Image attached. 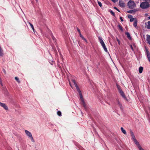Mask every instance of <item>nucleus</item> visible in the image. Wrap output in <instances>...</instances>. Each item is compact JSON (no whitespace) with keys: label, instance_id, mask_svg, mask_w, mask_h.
Here are the masks:
<instances>
[{"label":"nucleus","instance_id":"6","mask_svg":"<svg viewBox=\"0 0 150 150\" xmlns=\"http://www.w3.org/2000/svg\"><path fill=\"white\" fill-rule=\"evenodd\" d=\"M98 39L99 40V41L100 43L102 46H103L105 45V43L102 40V38L101 37H98Z\"/></svg>","mask_w":150,"mask_h":150},{"label":"nucleus","instance_id":"38","mask_svg":"<svg viewBox=\"0 0 150 150\" xmlns=\"http://www.w3.org/2000/svg\"><path fill=\"white\" fill-rule=\"evenodd\" d=\"M77 30L79 32V33L80 34V33H81L80 30L78 28H77Z\"/></svg>","mask_w":150,"mask_h":150},{"label":"nucleus","instance_id":"32","mask_svg":"<svg viewBox=\"0 0 150 150\" xmlns=\"http://www.w3.org/2000/svg\"><path fill=\"white\" fill-rule=\"evenodd\" d=\"M130 47L131 48V49L133 51L134 49H133L132 46V45H130Z\"/></svg>","mask_w":150,"mask_h":150},{"label":"nucleus","instance_id":"36","mask_svg":"<svg viewBox=\"0 0 150 150\" xmlns=\"http://www.w3.org/2000/svg\"><path fill=\"white\" fill-rule=\"evenodd\" d=\"M114 8L117 11L120 12V10L116 7H114Z\"/></svg>","mask_w":150,"mask_h":150},{"label":"nucleus","instance_id":"12","mask_svg":"<svg viewBox=\"0 0 150 150\" xmlns=\"http://www.w3.org/2000/svg\"><path fill=\"white\" fill-rule=\"evenodd\" d=\"M119 92V93H120L121 95L122 96V97L123 98H126L125 96V94L123 92V91H122V90H121V91H120Z\"/></svg>","mask_w":150,"mask_h":150},{"label":"nucleus","instance_id":"30","mask_svg":"<svg viewBox=\"0 0 150 150\" xmlns=\"http://www.w3.org/2000/svg\"><path fill=\"white\" fill-rule=\"evenodd\" d=\"M128 17L129 18L131 19L132 18V16L131 15H129L128 16Z\"/></svg>","mask_w":150,"mask_h":150},{"label":"nucleus","instance_id":"5","mask_svg":"<svg viewBox=\"0 0 150 150\" xmlns=\"http://www.w3.org/2000/svg\"><path fill=\"white\" fill-rule=\"evenodd\" d=\"M119 6L122 7H125V4L124 3L123 1L122 0H120L119 3Z\"/></svg>","mask_w":150,"mask_h":150},{"label":"nucleus","instance_id":"1","mask_svg":"<svg viewBox=\"0 0 150 150\" xmlns=\"http://www.w3.org/2000/svg\"><path fill=\"white\" fill-rule=\"evenodd\" d=\"M72 81L73 83L74 84L77 91H78L79 95L80 96V97L81 99V101L84 100L83 98V96L82 95V94L81 93V91H80L78 85L76 83L75 81L74 80H72Z\"/></svg>","mask_w":150,"mask_h":150},{"label":"nucleus","instance_id":"10","mask_svg":"<svg viewBox=\"0 0 150 150\" xmlns=\"http://www.w3.org/2000/svg\"><path fill=\"white\" fill-rule=\"evenodd\" d=\"M133 141L137 145V146L138 148H139V149L140 148H141L142 147L140 145L139 143L138 142L137 140V139L134 141Z\"/></svg>","mask_w":150,"mask_h":150},{"label":"nucleus","instance_id":"2","mask_svg":"<svg viewBox=\"0 0 150 150\" xmlns=\"http://www.w3.org/2000/svg\"><path fill=\"white\" fill-rule=\"evenodd\" d=\"M149 3L148 2H144L141 3L140 7L142 9H146L149 6Z\"/></svg>","mask_w":150,"mask_h":150},{"label":"nucleus","instance_id":"7","mask_svg":"<svg viewBox=\"0 0 150 150\" xmlns=\"http://www.w3.org/2000/svg\"><path fill=\"white\" fill-rule=\"evenodd\" d=\"M0 105L1 106L3 107L5 110H8V108L7 106L5 103H1Z\"/></svg>","mask_w":150,"mask_h":150},{"label":"nucleus","instance_id":"44","mask_svg":"<svg viewBox=\"0 0 150 150\" xmlns=\"http://www.w3.org/2000/svg\"><path fill=\"white\" fill-rule=\"evenodd\" d=\"M69 84H70V86H71V87H72V86H71V83L69 81Z\"/></svg>","mask_w":150,"mask_h":150},{"label":"nucleus","instance_id":"20","mask_svg":"<svg viewBox=\"0 0 150 150\" xmlns=\"http://www.w3.org/2000/svg\"><path fill=\"white\" fill-rule=\"evenodd\" d=\"M28 24H30V26L31 28H32V29H33V31L34 32V27H33V25L32 24H31L29 22H28Z\"/></svg>","mask_w":150,"mask_h":150},{"label":"nucleus","instance_id":"4","mask_svg":"<svg viewBox=\"0 0 150 150\" xmlns=\"http://www.w3.org/2000/svg\"><path fill=\"white\" fill-rule=\"evenodd\" d=\"M25 132L26 135L31 139L32 141L33 142L34 139L31 133L27 130H25Z\"/></svg>","mask_w":150,"mask_h":150},{"label":"nucleus","instance_id":"31","mask_svg":"<svg viewBox=\"0 0 150 150\" xmlns=\"http://www.w3.org/2000/svg\"><path fill=\"white\" fill-rule=\"evenodd\" d=\"M0 84L2 86H3V83H2V82L1 81V78H0Z\"/></svg>","mask_w":150,"mask_h":150},{"label":"nucleus","instance_id":"8","mask_svg":"<svg viewBox=\"0 0 150 150\" xmlns=\"http://www.w3.org/2000/svg\"><path fill=\"white\" fill-rule=\"evenodd\" d=\"M138 11V10L136 9H135L132 10H129L127 12L128 13H134V14L136 11Z\"/></svg>","mask_w":150,"mask_h":150},{"label":"nucleus","instance_id":"35","mask_svg":"<svg viewBox=\"0 0 150 150\" xmlns=\"http://www.w3.org/2000/svg\"><path fill=\"white\" fill-rule=\"evenodd\" d=\"M117 42H118V44L120 45V41L119 40L118 38H117Z\"/></svg>","mask_w":150,"mask_h":150},{"label":"nucleus","instance_id":"43","mask_svg":"<svg viewBox=\"0 0 150 150\" xmlns=\"http://www.w3.org/2000/svg\"><path fill=\"white\" fill-rule=\"evenodd\" d=\"M52 39L54 40V39H55V38L54 37V36H52Z\"/></svg>","mask_w":150,"mask_h":150},{"label":"nucleus","instance_id":"45","mask_svg":"<svg viewBox=\"0 0 150 150\" xmlns=\"http://www.w3.org/2000/svg\"><path fill=\"white\" fill-rule=\"evenodd\" d=\"M83 40H85V39L84 38V37H83V38H82Z\"/></svg>","mask_w":150,"mask_h":150},{"label":"nucleus","instance_id":"48","mask_svg":"<svg viewBox=\"0 0 150 150\" xmlns=\"http://www.w3.org/2000/svg\"><path fill=\"white\" fill-rule=\"evenodd\" d=\"M36 1L37 2L38 1V0H36Z\"/></svg>","mask_w":150,"mask_h":150},{"label":"nucleus","instance_id":"24","mask_svg":"<svg viewBox=\"0 0 150 150\" xmlns=\"http://www.w3.org/2000/svg\"><path fill=\"white\" fill-rule=\"evenodd\" d=\"M15 79L17 81L18 83H20V81L19 80L18 78L17 77H15Z\"/></svg>","mask_w":150,"mask_h":150},{"label":"nucleus","instance_id":"18","mask_svg":"<svg viewBox=\"0 0 150 150\" xmlns=\"http://www.w3.org/2000/svg\"><path fill=\"white\" fill-rule=\"evenodd\" d=\"M81 101L82 102V105L84 107V108H86V104L85 103L84 101V100H82Z\"/></svg>","mask_w":150,"mask_h":150},{"label":"nucleus","instance_id":"40","mask_svg":"<svg viewBox=\"0 0 150 150\" xmlns=\"http://www.w3.org/2000/svg\"><path fill=\"white\" fill-rule=\"evenodd\" d=\"M113 2L115 3L118 0H111Z\"/></svg>","mask_w":150,"mask_h":150},{"label":"nucleus","instance_id":"46","mask_svg":"<svg viewBox=\"0 0 150 150\" xmlns=\"http://www.w3.org/2000/svg\"><path fill=\"white\" fill-rule=\"evenodd\" d=\"M84 41L86 42L87 43V41L86 39H85V40H84Z\"/></svg>","mask_w":150,"mask_h":150},{"label":"nucleus","instance_id":"41","mask_svg":"<svg viewBox=\"0 0 150 150\" xmlns=\"http://www.w3.org/2000/svg\"><path fill=\"white\" fill-rule=\"evenodd\" d=\"M3 71L4 74H6V70L5 69H3Z\"/></svg>","mask_w":150,"mask_h":150},{"label":"nucleus","instance_id":"28","mask_svg":"<svg viewBox=\"0 0 150 150\" xmlns=\"http://www.w3.org/2000/svg\"><path fill=\"white\" fill-rule=\"evenodd\" d=\"M118 27H119V28L121 31H123V29H122V26L121 25H119Z\"/></svg>","mask_w":150,"mask_h":150},{"label":"nucleus","instance_id":"42","mask_svg":"<svg viewBox=\"0 0 150 150\" xmlns=\"http://www.w3.org/2000/svg\"><path fill=\"white\" fill-rule=\"evenodd\" d=\"M139 149L140 150H144V149H143V148H142V147L141 148H140Z\"/></svg>","mask_w":150,"mask_h":150},{"label":"nucleus","instance_id":"34","mask_svg":"<svg viewBox=\"0 0 150 150\" xmlns=\"http://www.w3.org/2000/svg\"><path fill=\"white\" fill-rule=\"evenodd\" d=\"M134 18H131V19H130V21L131 22H132V21H134Z\"/></svg>","mask_w":150,"mask_h":150},{"label":"nucleus","instance_id":"3","mask_svg":"<svg viewBox=\"0 0 150 150\" xmlns=\"http://www.w3.org/2000/svg\"><path fill=\"white\" fill-rule=\"evenodd\" d=\"M127 6L129 8L133 9L136 6V4L133 1L130 0L127 3Z\"/></svg>","mask_w":150,"mask_h":150},{"label":"nucleus","instance_id":"19","mask_svg":"<svg viewBox=\"0 0 150 150\" xmlns=\"http://www.w3.org/2000/svg\"><path fill=\"white\" fill-rule=\"evenodd\" d=\"M143 67H140L139 68V72L140 73H141L143 71Z\"/></svg>","mask_w":150,"mask_h":150},{"label":"nucleus","instance_id":"14","mask_svg":"<svg viewBox=\"0 0 150 150\" xmlns=\"http://www.w3.org/2000/svg\"><path fill=\"white\" fill-rule=\"evenodd\" d=\"M117 101L118 106L120 107V109L122 110V104L120 103L118 99L117 100Z\"/></svg>","mask_w":150,"mask_h":150},{"label":"nucleus","instance_id":"16","mask_svg":"<svg viewBox=\"0 0 150 150\" xmlns=\"http://www.w3.org/2000/svg\"><path fill=\"white\" fill-rule=\"evenodd\" d=\"M125 34L127 35V38L129 40L131 39V37L130 34L128 32H126Z\"/></svg>","mask_w":150,"mask_h":150},{"label":"nucleus","instance_id":"21","mask_svg":"<svg viewBox=\"0 0 150 150\" xmlns=\"http://www.w3.org/2000/svg\"><path fill=\"white\" fill-rule=\"evenodd\" d=\"M104 50H105V51L106 52H108V50H107V49L106 47V46L105 45H104L102 46Z\"/></svg>","mask_w":150,"mask_h":150},{"label":"nucleus","instance_id":"15","mask_svg":"<svg viewBox=\"0 0 150 150\" xmlns=\"http://www.w3.org/2000/svg\"><path fill=\"white\" fill-rule=\"evenodd\" d=\"M146 40L147 41V43L150 44V35H146Z\"/></svg>","mask_w":150,"mask_h":150},{"label":"nucleus","instance_id":"22","mask_svg":"<svg viewBox=\"0 0 150 150\" xmlns=\"http://www.w3.org/2000/svg\"><path fill=\"white\" fill-rule=\"evenodd\" d=\"M121 130L122 132L124 134H126V131L124 130L123 128L122 127L121 128Z\"/></svg>","mask_w":150,"mask_h":150},{"label":"nucleus","instance_id":"26","mask_svg":"<svg viewBox=\"0 0 150 150\" xmlns=\"http://www.w3.org/2000/svg\"><path fill=\"white\" fill-rule=\"evenodd\" d=\"M110 13L111 14L114 16H115V14L114 12H113L111 10H110Z\"/></svg>","mask_w":150,"mask_h":150},{"label":"nucleus","instance_id":"25","mask_svg":"<svg viewBox=\"0 0 150 150\" xmlns=\"http://www.w3.org/2000/svg\"><path fill=\"white\" fill-rule=\"evenodd\" d=\"M57 115L59 116H62L61 112L59 111H58L57 112Z\"/></svg>","mask_w":150,"mask_h":150},{"label":"nucleus","instance_id":"33","mask_svg":"<svg viewBox=\"0 0 150 150\" xmlns=\"http://www.w3.org/2000/svg\"><path fill=\"white\" fill-rule=\"evenodd\" d=\"M146 2H148V3H149L150 2V0H144Z\"/></svg>","mask_w":150,"mask_h":150},{"label":"nucleus","instance_id":"13","mask_svg":"<svg viewBox=\"0 0 150 150\" xmlns=\"http://www.w3.org/2000/svg\"><path fill=\"white\" fill-rule=\"evenodd\" d=\"M4 55V54L3 50L0 46V57H3Z\"/></svg>","mask_w":150,"mask_h":150},{"label":"nucleus","instance_id":"11","mask_svg":"<svg viewBox=\"0 0 150 150\" xmlns=\"http://www.w3.org/2000/svg\"><path fill=\"white\" fill-rule=\"evenodd\" d=\"M145 26L148 29H150V21L145 23Z\"/></svg>","mask_w":150,"mask_h":150},{"label":"nucleus","instance_id":"17","mask_svg":"<svg viewBox=\"0 0 150 150\" xmlns=\"http://www.w3.org/2000/svg\"><path fill=\"white\" fill-rule=\"evenodd\" d=\"M147 55L148 58V60L150 62V54L149 51H146Z\"/></svg>","mask_w":150,"mask_h":150},{"label":"nucleus","instance_id":"29","mask_svg":"<svg viewBox=\"0 0 150 150\" xmlns=\"http://www.w3.org/2000/svg\"><path fill=\"white\" fill-rule=\"evenodd\" d=\"M98 3L100 6L101 7L102 6V4L101 2L98 1Z\"/></svg>","mask_w":150,"mask_h":150},{"label":"nucleus","instance_id":"47","mask_svg":"<svg viewBox=\"0 0 150 150\" xmlns=\"http://www.w3.org/2000/svg\"><path fill=\"white\" fill-rule=\"evenodd\" d=\"M149 18L150 19V16L149 17Z\"/></svg>","mask_w":150,"mask_h":150},{"label":"nucleus","instance_id":"37","mask_svg":"<svg viewBox=\"0 0 150 150\" xmlns=\"http://www.w3.org/2000/svg\"><path fill=\"white\" fill-rule=\"evenodd\" d=\"M120 20H121V21L122 22V21H123V20L122 19V17H121V16L120 17Z\"/></svg>","mask_w":150,"mask_h":150},{"label":"nucleus","instance_id":"9","mask_svg":"<svg viewBox=\"0 0 150 150\" xmlns=\"http://www.w3.org/2000/svg\"><path fill=\"white\" fill-rule=\"evenodd\" d=\"M130 134L131 135L132 137V140L133 141L136 140V139L135 138V136L133 133V132H132V130L130 131Z\"/></svg>","mask_w":150,"mask_h":150},{"label":"nucleus","instance_id":"23","mask_svg":"<svg viewBox=\"0 0 150 150\" xmlns=\"http://www.w3.org/2000/svg\"><path fill=\"white\" fill-rule=\"evenodd\" d=\"M133 26L136 27L137 26V21H135L133 23Z\"/></svg>","mask_w":150,"mask_h":150},{"label":"nucleus","instance_id":"39","mask_svg":"<svg viewBox=\"0 0 150 150\" xmlns=\"http://www.w3.org/2000/svg\"><path fill=\"white\" fill-rule=\"evenodd\" d=\"M79 35L80 37L81 38H82L84 37L81 35V33H80V34H79Z\"/></svg>","mask_w":150,"mask_h":150},{"label":"nucleus","instance_id":"27","mask_svg":"<svg viewBox=\"0 0 150 150\" xmlns=\"http://www.w3.org/2000/svg\"><path fill=\"white\" fill-rule=\"evenodd\" d=\"M117 86L119 91H121V90H122L120 86L119 85L117 84Z\"/></svg>","mask_w":150,"mask_h":150}]
</instances>
